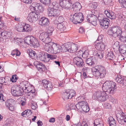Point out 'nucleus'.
I'll return each mask as SVG.
<instances>
[{"label": "nucleus", "mask_w": 126, "mask_h": 126, "mask_svg": "<svg viewBox=\"0 0 126 126\" xmlns=\"http://www.w3.org/2000/svg\"><path fill=\"white\" fill-rule=\"evenodd\" d=\"M40 42L42 43V44L46 46L47 44H48L51 42V39L49 37L47 33L43 32L40 34L39 36Z\"/></svg>", "instance_id": "6"}, {"label": "nucleus", "mask_w": 126, "mask_h": 126, "mask_svg": "<svg viewBox=\"0 0 126 126\" xmlns=\"http://www.w3.org/2000/svg\"><path fill=\"white\" fill-rule=\"evenodd\" d=\"M104 52L103 51H95L93 53L94 55L96 56L97 57L100 59L103 58L104 56Z\"/></svg>", "instance_id": "21"}, {"label": "nucleus", "mask_w": 126, "mask_h": 126, "mask_svg": "<svg viewBox=\"0 0 126 126\" xmlns=\"http://www.w3.org/2000/svg\"><path fill=\"white\" fill-rule=\"evenodd\" d=\"M24 42L26 44H30L31 46L33 47H38L40 46L37 40L32 36L25 37L24 39Z\"/></svg>", "instance_id": "7"}, {"label": "nucleus", "mask_w": 126, "mask_h": 126, "mask_svg": "<svg viewBox=\"0 0 126 126\" xmlns=\"http://www.w3.org/2000/svg\"><path fill=\"white\" fill-rule=\"evenodd\" d=\"M88 55V53L87 51H85L84 53L83 52L82 54V57L83 58H85L87 57Z\"/></svg>", "instance_id": "59"}, {"label": "nucleus", "mask_w": 126, "mask_h": 126, "mask_svg": "<svg viewBox=\"0 0 126 126\" xmlns=\"http://www.w3.org/2000/svg\"><path fill=\"white\" fill-rule=\"evenodd\" d=\"M80 104L81 107V109L83 111L86 112L89 111V107L87 102L82 101L81 102Z\"/></svg>", "instance_id": "19"}, {"label": "nucleus", "mask_w": 126, "mask_h": 126, "mask_svg": "<svg viewBox=\"0 0 126 126\" xmlns=\"http://www.w3.org/2000/svg\"><path fill=\"white\" fill-rule=\"evenodd\" d=\"M95 48L99 51H103L105 48V46L103 43L101 41L97 42L95 45Z\"/></svg>", "instance_id": "20"}, {"label": "nucleus", "mask_w": 126, "mask_h": 126, "mask_svg": "<svg viewBox=\"0 0 126 126\" xmlns=\"http://www.w3.org/2000/svg\"><path fill=\"white\" fill-rule=\"evenodd\" d=\"M70 47H69V52L70 53L75 52L77 51L78 49V45L74 44H69Z\"/></svg>", "instance_id": "22"}, {"label": "nucleus", "mask_w": 126, "mask_h": 126, "mask_svg": "<svg viewBox=\"0 0 126 126\" xmlns=\"http://www.w3.org/2000/svg\"><path fill=\"white\" fill-rule=\"evenodd\" d=\"M17 31L20 32H24V31L23 26L21 25H18V28H17Z\"/></svg>", "instance_id": "51"}, {"label": "nucleus", "mask_w": 126, "mask_h": 126, "mask_svg": "<svg viewBox=\"0 0 126 126\" xmlns=\"http://www.w3.org/2000/svg\"><path fill=\"white\" fill-rule=\"evenodd\" d=\"M60 11L59 10L54 9L53 8L49 7L47 9L48 16L55 18H57L60 14Z\"/></svg>", "instance_id": "9"}, {"label": "nucleus", "mask_w": 126, "mask_h": 126, "mask_svg": "<svg viewBox=\"0 0 126 126\" xmlns=\"http://www.w3.org/2000/svg\"><path fill=\"white\" fill-rule=\"evenodd\" d=\"M73 61L74 63L78 67H82L84 65L83 60L78 57L74 58Z\"/></svg>", "instance_id": "14"}, {"label": "nucleus", "mask_w": 126, "mask_h": 126, "mask_svg": "<svg viewBox=\"0 0 126 126\" xmlns=\"http://www.w3.org/2000/svg\"><path fill=\"white\" fill-rule=\"evenodd\" d=\"M18 79V77L16 75H13L10 79V81L12 82H15Z\"/></svg>", "instance_id": "47"}, {"label": "nucleus", "mask_w": 126, "mask_h": 126, "mask_svg": "<svg viewBox=\"0 0 126 126\" xmlns=\"http://www.w3.org/2000/svg\"><path fill=\"white\" fill-rule=\"evenodd\" d=\"M116 88L115 83L111 81H106L103 83L102 86L103 90L110 95L115 93Z\"/></svg>", "instance_id": "1"}, {"label": "nucleus", "mask_w": 126, "mask_h": 126, "mask_svg": "<svg viewBox=\"0 0 126 126\" xmlns=\"http://www.w3.org/2000/svg\"><path fill=\"white\" fill-rule=\"evenodd\" d=\"M94 59H92V58L90 57L86 59L85 62L88 65H91L94 64Z\"/></svg>", "instance_id": "36"}, {"label": "nucleus", "mask_w": 126, "mask_h": 126, "mask_svg": "<svg viewBox=\"0 0 126 126\" xmlns=\"http://www.w3.org/2000/svg\"><path fill=\"white\" fill-rule=\"evenodd\" d=\"M35 7L37 8L40 12H43L44 10V8L42 6V4L40 3H37Z\"/></svg>", "instance_id": "45"}, {"label": "nucleus", "mask_w": 126, "mask_h": 126, "mask_svg": "<svg viewBox=\"0 0 126 126\" xmlns=\"http://www.w3.org/2000/svg\"><path fill=\"white\" fill-rule=\"evenodd\" d=\"M90 6L92 8H96L98 5L96 2H93L91 3L90 4Z\"/></svg>", "instance_id": "52"}, {"label": "nucleus", "mask_w": 126, "mask_h": 126, "mask_svg": "<svg viewBox=\"0 0 126 126\" xmlns=\"http://www.w3.org/2000/svg\"><path fill=\"white\" fill-rule=\"evenodd\" d=\"M75 95V91L73 90H65L62 94V97L64 100H67L70 99Z\"/></svg>", "instance_id": "8"}, {"label": "nucleus", "mask_w": 126, "mask_h": 126, "mask_svg": "<svg viewBox=\"0 0 126 126\" xmlns=\"http://www.w3.org/2000/svg\"><path fill=\"white\" fill-rule=\"evenodd\" d=\"M72 126H89V123L87 122L83 121L81 124L80 123H79L77 124H75Z\"/></svg>", "instance_id": "43"}, {"label": "nucleus", "mask_w": 126, "mask_h": 126, "mask_svg": "<svg viewBox=\"0 0 126 126\" xmlns=\"http://www.w3.org/2000/svg\"><path fill=\"white\" fill-rule=\"evenodd\" d=\"M40 2L43 4L47 5L48 6H50L51 3V0H40Z\"/></svg>", "instance_id": "40"}, {"label": "nucleus", "mask_w": 126, "mask_h": 126, "mask_svg": "<svg viewBox=\"0 0 126 126\" xmlns=\"http://www.w3.org/2000/svg\"><path fill=\"white\" fill-rule=\"evenodd\" d=\"M86 19L88 22L91 23L93 25L95 26L97 25V17L95 15L92 14L89 15Z\"/></svg>", "instance_id": "12"}, {"label": "nucleus", "mask_w": 126, "mask_h": 126, "mask_svg": "<svg viewBox=\"0 0 126 126\" xmlns=\"http://www.w3.org/2000/svg\"><path fill=\"white\" fill-rule=\"evenodd\" d=\"M109 31L112 33V36L115 38L119 36L123 33L121 28L117 26L112 28Z\"/></svg>", "instance_id": "11"}, {"label": "nucleus", "mask_w": 126, "mask_h": 126, "mask_svg": "<svg viewBox=\"0 0 126 126\" xmlns=\"http://www.w3.org/2000/svg\"><path fill=\"white\" fill-rule=\"evenodd\" d=\"M47 58L49 59H50L51 60H52L55 59V56H54L53 55L48 54L47 53Z\"/></svg>", "instance_id": "56"}, {"label": "nucleus", "mask_w": 126, "mask_h": 126, "mask_svg": "<svg viewBox=\"0 0 126 126\" xmlns=\"http://www.w3.org/2000/svg\"><path fill=\"white\" fill-rule=\"evenodd\" d=\"M31 114V110H30L27 109L22 112L21 113V115L23 117H26L27 116L28 117Z\"/></svg>", "instance_id": "33"}, {"label": "nucleus", "mask_w": 126, "mask_h": 126, "mask_svg": "<svg viewBox=\"0 0 126 126\" xmlns=\"http://www.w3.org/2000/svg\"><path fill=\"white\" fill-rule=\"evenodd\" d=\"M84 19L82 14L81 13H75L70 17V20L73 23L77 24L81 23Z\"/></svg>", "instance_id": "5"}, {"label": "nucleus", "mask_w": 126, "mask_h": 126, "mask_svg": "<svg viewBox=\"0 0 126 126\" xmlns=\"http://www.w3.org/2000/svg\"><path fill=\"white\" fill-rule=\"evenodd\" d=\"M105 107L107 109H110L111 108V106L108 103H106L105 104Z\"/></svg>", "instance_id": "63"}, {"label": "nucleus", "mask_w": 126, "mask_h": 126, "mask_svg": "<svg viewBox=\"0 0 126 126\" xmlns=\"http://www.w3.org/2000/svg\"><path fill=\"white\" fill-rule=\"evenodd\" d=\"M29 55L32 58H34L37 56L36 54L34 51L31 50L29 51Z\"/></svg>", "instance_id": "41"}, {"label": "nucleus", "mask_w": 126, "mask_h": 126, "mask_svg": "<svg viewBox=\"0 0 126 126\" xmlns=\"http://www.w3.org/2000/svg\"><path fill=\"white\" fill-rule=\"evenodd\" d=\"M49 23L48 19L44 17H41L39 22V24L40 25L44 27L48 25Z\"/></svg>", "instance_id": "15"}, {"label": "nucleus", "mask_w": 126, "mask_h": 126, "mask_svg": "<svg viewBox=\"0 0 126 126\" xmlns=\"http://www.w3.org/2000/svg\"><path fill=\"white\" fill-rule=\"evenodd\" d=\"M118 60L120 61H121V60L122 62L123 63L126 62V61L125 60L124 57L122 55L119 56L118 57Z\"/></svg>", "instance_id": "57"}, {"label": "nucleus", "mask_w": 126, "mask_h": 126, "mask_svg": "<svg viewBox=\"0 0 126 126\" xmlns=\"http://www.w3.org/2000/svg\"><path fill=\"white\" fill-rule=\"evenodd\" d=\"M20 53V52L19 50H18L17 49H16L12 51L11 54L13 56L16 55L17 56H19Z\"/></svg>", "instance_id": "44"}, {"label": "nucleus", "mask_w": 126, "mask_h": 126, "mask_svg": "<svg viewBox=\"0 0 126 126\" xmlns=\"http://www.w3.org/2000/svg\"><path fill=\"white\" fill-rule=\"evenodd\" d=\"M115 58L112 51H110L108 52L106 58L108 60H113Z\"/></svg>", "instance_id": "29"}, {"label": "nucleus", "mask_w": 126, "mask_h": 126, "mask_svg": "<svg viewBox=\"0 0 126 126\" xmlns=\"http://www.w3.org/2000/svg\"><path fill=\"white\" fill-rule=\"evenodd\" d=\"M9 105H8L7 104H6L7 107L9 110L11 111H14L15 110L14 107L13 105H11L10 103H9Z\"/></svg>", "instance_id": "48"}, {"label": "nucleus", "mask_w": 126, "mask_h": 126, "mask_svg": "<svg viewBox=\"0 0 126 126\" xmlns=\"http://www.w3.org/2000/svg\"><path fill=\"white\" fill-rule=\"evenodd\" d=\"M93 70L94 76L97 78L104 77L107 73L105 68L101 65L95 66Z\"/></svg>", "instance_id": "3"}, {"label": "nucleus", "mask_w": 126, "mask_h": 126, "mask_svg": "<svg viewBox=\"0 0 126 126\" xmlns=\"http://www.w3.org/2000/svg\"><path fill=\"white\" fill-rule=\"evenodd\" d=\"M73 7L75 11H78L81 8V6L79 2H76L73 5Z\"/></svg>", "instance_id": "27"}, {"label": "nucleus", "mask_w": 126, "mask_h": 126, "mask_svg": "<svg viewBox=\"0 0 126 126\" xmlns=\"http://www.w3.org/2000/svg\"><path fill=\"white\" fill-rule=\"evenodd\" d=\"M68 1L65 0H60V6L63 8H64L66 7V3Z\"/></svg>", "instance_id": "39"}, {"label": "nucleus", "mask_w": 126, "mask_h": 126, "mask_svg": "<svg viewBox=\"0 0 126 126\" xmlns=\"http://www.w3.org/2000/svg\"><path fill=\"white\" fill-rule=\"evenodd\" d=\"M81 103V102H79L78 104L75 105V110H80L81 109V105H80V104Z\"/></svg>", "instance_id": "53"}, {"label": "nucleus", "mask_w": 126, "mask_h": 126, "mask_svg": "<svg viewBox=\"0 0 126 126\" xmlns=\"http://www.w3.org/2000/svg\"><path fill=\"white\" fill-rule=\"evenodd\" d=\"M108 121L109 126H116V121L112 116H110L108 119Z\"/></svg>", "instance_id": "24"}, {"label": "nucleus", "mask_w": 126, "mask_h": 126, "mask_svg": "<svg viewBox=\"0 0 126 126\" xmlns=\"http://www.w3.org/2000/svg\"><path fill=\"white\" fill-rule=\"evenodd\" d=\"M119 38L122 42L125 43L126 42V33L123 32L119 36Z\"/></svg>", "instance_id": "28"}, {"label": "nucleus", "mask_w": 126, "mask_h": 126, "mask_svg": "<svg viewBox=\"0 0 126 126\" xmlns=\"http://www.w3.org/2000/svg\"><path fill=\"white\" fill-rule=\"evenodd\" d=\"M108 94L104 91H98L94 93L92 96L93 99L101 102H104L108 99Z\"/></svg>", "instance_id": "4"}, {"label": "nucleus", "mask_w": 126, "mask_h": 126, "mask_svg": "<svg viewBox=\"0 0 126 126\" xmlns=\"http://www.w3.org/2000/svg\"><path fill=\"white\" fill-rule=\"evenodd\" d=\"M14 100L13 99H9L8 100L7 103H6V104H7L8 105H10L9 103H10L11 105H13V102Z\"/></svg>", "instance_id": "64"}, {"label": "nucleus", "mask_w": 126, "mask_h": 126, "mask_svg": "<svg viewBox=\"0 0 126 126\" xmlns=\"http://www.w3.org/2000/svg\"><path fill=\"white\" fill-rule=\"evenodd\" d=\"M44 47L47 51L52 53L56 54L62 51L61 46L51 42L46 46H44Z\"/></svg>", "instance_id": "2"}, {"label": "nucleus", "mask_w": 126, "mask_h": 126, "mask_svg": "<svg viewBox=\"0 0 126 126\" xmlns=\"http://www.w3.org/2000/svg\"><path fill=\"white\" fill-rule=\"evenodd\" d=\"M45 53H41L39 54L38 55V58L40 60L44 61L45 62H47L49 61L50 60H47L46 58L45 55Z\"/></svg>", "instance_id": "25"}, {"label": "nucleus", "mask_w": 126, "mask_h": 126, "mask_svg": "<svg viewBox=\"0 0 126 126\" xmlns=\"http://www.w3.org/2000/svg\"><path fill=\"white\" fill-rule=\"evenodd\" d=\"M53 30V28H49L48 29V30L47 31V32H46L47 33L49 36V35H51L52 34Z\"/></svg>", "instance_id": "60"}, {"label": "nucleus", "mask_w": 126, "mask_h": 126, "mask_svg": "<svg viewBox=\"0 0 126 126\" xmlns=\"http://www.w3.org/2000/svg\"><path fill=\"white\" fill-rule=\"evenodd\" d=\"M37 104L35 102H33L31 103V107L32 109L33 110H35L37 108Z\"/></svg>", "instance_id": "54"}, {"label": "nucleus", "mask_w": 126, "mask_h": 126, "mask_svg": "<svg viewBox=\"0 0 126 126\" xmlns=\"http://www.w3.org/2000/svg\"><path fill=\"white\" fill-rule=\"evenodd\" d=\"M75 105L73 103L72 101L70 102L69 104H67L66 105L67 110H68L75 109Z\"/></svg>", "instance_id": "32"}, {"label": "nucleus", "mask_w": 126, "mask_h": 126, "mask_svg": "<svg viewBox=\"0 0 126 126\" xmlns=\"http://www.w3.org/2000/svg\"><path fill=\"white\" fill-rule=\"evenodd\" d=\"M23 27L24 31V32H30L32 30L31 27L28 24H25L23 26Z\"/></svg>", "instance_id": "35"}, {"label": "nucleus", "mask_w": 126, "mask_h": 126, "mask_svg": "<svg viewBox=\"0 0 126 126\" xmlns=\"http://www.w3.org/2000/svg\"><path fill=\"white\" fill-rule=\"evenodd\" d=\"M24 3L27 4H31L32 2V0H21Z\"/></svg>", "instance_id": "61"}, {"label": "nucleus", "mask_w": 126, "mask_h": 126, "mask_svg": "<svg viewBox=\"0 0 126 126\" xmlns=\"http://www.w3.org/2000/svg\"><path fill=\"white\" fill-rule=\"evenodd\" d=\"M107 17L111 19H114L116 18V16L114 13L110 11L109 14H107Z\"/></svg>", "instance_id": "37"}, {"label": "nucleus", "mask_w": 126, "mask_h": 126, "mask_svg": "<svg viewBox=\"0 0 126 126\" xmlns=\"http://www.w3.org/2000/svg\"><path fill=\"white\" fill-rule=\"evenodd\" d=\"M82 71L83 72V75L85 78L88 77L89 73L91 72L90 69L87 67H84L82 69Z\"/></svg>", "instance_id": "23"}, {"label": "nucleus", "mask_w": 126, "mask_h": 126, "mask_svg": "<svg viewBox=\"0 0 126 126\" xmlns=\"http://www.w3.org/2000/svg\"><path fill=\"white\" fill-rule=\"evenodd\" d=\"M115 81L122 86H126V79L120 76H118L115 79Z\"/></svg>", "instance_id": "18"}, {"label": "nucleus", "mask_w": 126, "mask_h": 126, "mask_svg": "<svg viewBox=\"0 0 126 126\" xmlns=\"http://www.w3.org/2000/svg\"><path fill=\"white\" fill-rule=\"evenodd\" d=\"M65 44L63 45H62V51L63 52H66L68 51L69 52V47L70 46H69V43L68 44Z\"/></svg>", "instance_id": "26"}, {"label": "nucleus", "mask_w": 126, "mask_h": 126, "mask_svg": "<svg viewBox=\"0 0 126 126\" xmlns=\"http://www.w3.org/2000/svg\"><path fill=\"white\" fill-rule=\"evenodd\" d=\"M110 20L107 18L105 17L100 22V24L104 29H106L108 27Z\"/></svg>", "instance_id": "17"}, {"label": "nucleus", "mask_w": 126, "mask_h": 126, "mask_svg": "<svg viewBox=\"0 0 126 126\" xmlns=\"http://www.w3.org/2000/svg\"><path fill=\"white\" fill-rule=\"evenodd\" d=\"M5 34V39H8L11 36L12 33L11 32L6 31Z\"/></svg>", "instance_id": "55"}, {"label": "nucleus", "mask_w": 126, "mask_h": 126, "mask_svg": "<svg viewBox=\"0 0 126 126\" xmlns=\"http://www.w3.org/2000/svg\"><path fill=\"white\" fill-rule=\"evenodd\" d=\"M43 86L47 90L50 91L51 90L53 87L52 84L50 81L46 80H43L42 81Z\"/></svg>", "instance_id": "16"}, {"label": "nucleus", "mask_w": 126, "mask_h": 126, "mask_svg": "<svg viewBox=\"0 0 126 126\" xmlns=\"http://www.w3.org/2000/svg\"><path fill=\"white\" fill-rule=\"evenodd\" d=\"M33 64L37 69L41 72L47 70V68L45 66L40 62L36 61L34 62Z\"/></svg>", "instance_id": "13"}, {"label": "nucleus", "mask_w": 126, "mask_h": 126, "mask_svg": "<svg viewBox=\"0 0 126 126\" xmlns=\"http://www.w3.org/2000/svg\"><path fill=\"white\" fill-rule=\"evenodd\" d=\"M120 119L123 122H124L126 123V114L122 112L121 114L120 115Z\"/></svg>", "instance_id": "42"}, {"label": "nucleus", "mask_w": 126, "mask_h": 126, "mask_svg": "<svg viewBox=\"0 0 126 126\" xmlns=\"http://www.w3.org/2000/svg\"><path fill=\"white\" fill-rule=\"evenodd\" d=\"M57 28L61 31H63L66 29V27L63 23H59L57 24Z\"/></svg>", "instance_id": "30"}, {"label": "nucleus", "mask_w": 126, "mask_h": 126, "mask_svg": "<svg viewBox=\"0 0 126 126\" xmlns=\"http://www.w3.org/2000/svg\"><path fill=\"white\" fill-rule=\"evenodd\" d=\"M55 20L53 19V21L54 22L55 24H57L58 23H63L64 21L63 18L61 16H59L57 19V18H55Z\"/></svg>", "instance_id": "34"}, {"label": "nucleus", "mask_w": 126, "mask_h": 126, "mask_svg": "<svg viewBox=\"0 0 126 126\" xmlns=\"http://www.w3.org/2000/svg\"><path fill=\"white\" fill-rule=\"evenodd\" d=\"M101 123H103L102 120L100 118H97L95 119L94 121V126H96Z\"/></svg>", "instance_id": "38"}, {"label": "nucleus", "mask_w": 126, "mask_h": 126, "mask_svg": "<svg viewBox=\"0 0 126 126\" xmlns=\"http://www.w3.org/2000/svg\"><path fill=\"white\" fill-rule=\"evenodd\" d=\"M58 5V4L56 1H54L50 5V6L52 7V8L53 7L54 8H56L57 7Z\"/></svg>", "instance_id": "58"}, {"label": "nucleus", "mask_w": 126, "mask_h": 126, "mask_svg": "<svg viewBox=\"0 0 126 126\" xmlns=\"http://www.w3.org/2000/svg\"><path fill=\"white\" fill-rule=\"evenodd\" d=\"M11 92L13 96L15 97H17V92L16 87V89H11Z\"/></svg>", "instance_id": "49"}, {"label": "nucleus", "mask_w": 126, "mask_h": 126, "mask_svg": "<svg viewBox=\"0 0 126 126\" xmlns=\"http://www.w3.org/2000/svg\"><path fill=\"white\" fill-rule=\"evenodd\" d=\"M121 6L123 8L126 7V0H118Z\"/></svg>", "instance_id": "46"}, {"label": "nucleus", "mask_w": 126, "mask_h": 126, "mask_svg": "<svg viewBox=\"0 0 126 126\" xmlns=\"http://www.w3.org/2000/svg\"><path fill=\"white\" fill-rule=\"evenodd\" d=\"M9 81V79H8L6 77L4 78V85H8V82Z\"/></svg>", "instance_id": "62"}, {"label": "nucleus", "mask_w": 126, "mask_h": 126, "mask_svg": "<svg viewBox=\"0 0 126 126\" xmlns=\"http://www.w3.org/2000/svg\"><path fill=\"white\" fill-rule=\"evenodd\" d=\"M40 16L39 13L36 12H32L28 14L27 18L30 22H34L40 18Z\"/></svg>", "instance_id": "10"}, {"label": "nucleus", "mask_w": 126, "mask_h": 126, "mask_svg": "<svg viewBox=\"0 0 126 126\" xmlns=\"http://www.w3.org/2000/svg\"><path fill=\"white\" fill-rule=\"evenodd\" d=\"M17 92V97L21 96L23 94V89L24 88V87H20L17 86L16 87Z\"/></svg>", "instance_id": "31"}, {"label": "nucleus", "mask_w": 126, "mask_h": 126, "mask_svg": "<svg viewBox=\"0 0 126 126\" xmlns=\"http://www.w3.org/2000/svg\"><path fill=\"white\" fill-rule=\"evenodd\" d=\"M105 18V16L102 14H99L98 16V18L99 22Z\"/></svg>", "instance_id": "50"}]
</instances>
